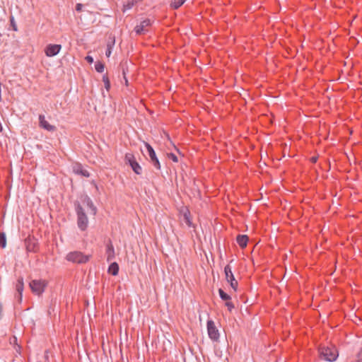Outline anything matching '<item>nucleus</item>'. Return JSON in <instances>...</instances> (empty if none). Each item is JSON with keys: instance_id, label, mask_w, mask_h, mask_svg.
<instances>
[{"instance_id": "f257e3e1", "label": "nucleus", "mask_w": 362, "mask_h": 362, "mask_svg": "<svg viewBox=\"0 0 362 362\" xmlns=\"http://www.w3.org/2000/svg\"><path fill=\"white\" fill-rule=\"evenodd\" d=\"M74 206L77 216V226L81 230L84 231L88 226V216L78 200L74 201Z\"/></svg>"}, {"instance_id": "f03ea898", "label": "nucleus", "mask_w": 362, "mask_h": 362, "mask_svg": "<svg viewBox=\"0 0 362 362\" xmlns=\"http://www.w3.org/2000/svg\"><path fill=\"white\" fill-rule=\"evenodd\" d=\"M319 353L321 358L329 362L335 361L339 356L338 350L333 345L320 347Z\"/></svg>"}, {"instance_id": "7ed1b4c3", "label": "nucleus", "mask_w": 362, "mask_h": 362, "mask_svg": "<svg viewBox=\"0 0 362 362\" xmlns=\"http://www.w3.org/2000/svg\"><path fill=\"white\" fill-rule=\"evenodd\" d=\"M47 284V281L45 279H33L30 281L29 287L33 293L40 296L44 293Z\"/></svg>"}, {"instance_id": "20e7f679", "label": "nucleus", "mask_w": 362, "mask_h": 362, "mask_svg": "<svg viewBox=\"0 0 362 362\" xmlns=\"http://www.w3.org/2000/svg\"><path fill=\"white\" fill-rule=\"evenodd\" d=\"M90 256L84 255L79 251L70 252L66 255V259L69 262L78 264H83L89 260Z\"/></svg>"}, {"instance_id": "39448f33", "label": "nucleus", "mask_w": 362, "mask_h": 362, "mask_svg": "<svg viewBox=\"0 0 362 362\" xmlns=\"http://www.w3.org/2000/svg\"><path fill=\"white\" fill-rule=\"evenodd\" d=\"M124 161H125L126 164H129L131 166L132 170L136 175H141L142 173V168L139 165V163L136 161L133 153H127L125 154Z\"/></svg>"}, {"instance_id": "423d86ee", "label": "nucleus", "mask_w": 362, "mask_h": 362, "mask_svg": "<svg viewBox=\"0 0 362 362\" xmlns=\"http://www.w3.org/2000/svg\"><path fill=\"white\" fill-rule=\"evenodd\" d=\"M144 146L146 148L150 162L156 170H160L161 168L160 163L153 148L147 142H144Z\"/></svg>"}, {"instance_id": "0eeeda50", "label": "nucleus", "mask_w": 362, "mask_h": 362, "mask_svg": "<svg viewBox=\"0 0 362 362\" xmlns=\"http://www.w3.org/2000/svg\"><path fill=\"white\" fill-rule=\"evenodd\" d=\"M224 273L226 281L230 283L231 288L236 291L238 289V283L235 279L234 275L232 272L231 267L227 264L224 268Z\"/></svg>"}, {"instance_id": "6e6552de", "label": "nucleus", "mask_w": 362, "mask_h": 362, "mask_svg": "<svg viewBox=\"0 0 362 362\" xmlns=\"http://www.w3.org/2000/svg\"><path fill=\"white\" fill-rule=\"evenodd\" d=\"M207 331L209 338L215 341L219 339V332L213 320L207 321Z\"/></svg>"}, {"instance_id": "1a4fd4ad", "label": "nucleus", "mask_w": 362, "mask_h": 362, "mask_svg": "<svg viewBox=\"0 0 362 362\" xmlns=\"http://www.w3.org/2000/svg\"><path fill=\"white\" fill-rule=\"evenodd\" d=\"M79 199H80V201H78V202L81 203V204L86 205L87 207H88L90 209L91 214L93 216H95L97 213V208L94 205L91 199L86 194H81Z\"/></svg>"}, {"instance_id": "9d476101", "label": "nucleus", "mask_w": 362, "mask_h": 362, "mask_svg": "<svg viewBox=\"0 0 362 362\" xmlns=\"http://www.w3.org/2000/svg\"><path fill=\"white\" fill-rule=\"evenodd\" d=\"M61 49V45L49 44L46 47L45 52L47 57H52L56 56L59 52Z\"/></svg>"}, {"instance_id": "9b49d317", "label": "nucleus", "mask_w": 362, "mask_h": 362, "mask_svg": "<svg viewBox=\"0 0 362 362\" xmlns=\"http://www.w3.org/2000/svg\"><path fill=\"white\" fill-rule=\"evenodd\" d=\"M39 125L41 128L48 131V132H54L57 128L55 126L50 124L45 117V115H39Z\"/></svg>"}, {"instance_id": "f8f14e48", "label": "nucleus", "mask_w": 362, "mask_h": 362, "mask_svg": "<svg viewBox=\"0 0 362 362\" xmlns=\"http://www.w3.org/2000/svg\"><path fill=\"white\" fill-rule=\"evenodd\" d=\"M151 25V21L149 19H145L142 21L139 25H137L134 28V31L137 35L144 34L147 31L146 28Z\"/></svg>"}, {"instance_id": "ddd939ff", "label": "nucleus", "mask_w": 362, "mask_h": 362, "mask_svg": "<svg viewBox=\"0 0 362 362\" xmlns=\"http://www.w3.org/2000/svg\"><path fill=\"white\" fill-rule=\"evenodd\" d=\"M105 254L107 262H111L115 257V248L110 240H109L106 243Z\"/></svg>"}, {"instance_id": "4468645a", "label": "nucleus", "mask_w": 362, "mask_h": 362, "mask_svg": "<svg viewBox=\"0 0 362 362\" xmlns=\"http://www.w3.org/2000/svg\"><path fill=\"white\" fill-rule=\"evenodd\" d=\"M73 171L74 172V173L82 175L85 177H90L89 172L87 170L84 169L82 165L79 163H76V165H74Z\"/></svg>"}, {"instance_id": "2eb2a0df", "label": "nucleus", "mask_w": 362, "mask_h": 362, "mask_svg": "<svg viewBox=\"0 0 362 362\" xmlns=\"http://www.w3.org/2000/svg\"><path fill=\"white\" fill-rule=\"evenodd\" d=\"M249 238L247 235H238L236 238L237 243L241 248H245L248 243Z\"/></svg>"}, {"instance_id": "dca6fc26", "label": "nucleus", "mask_w": 362, "mask_h": 362, "mask_svg": "<svg viewBox=\"0 0 362 362\" xmlns=\"http://www.w3.org/2000/svg\"><path fill=\"white\" fill-rule=\"evenodd\" d=\"M107 272L113 276H117L119 273V265L117 262H112L107 269Z\"/></svg>"}, {"instance_id": "f3484780", "label": "nucleus", "mask_w": 362, "mask_h": 362, "mask_svg": "<svg viewBox=\"0 0 362 362\" xmlns=\"http://www.w3.org/2000/svg\"><path fill=\"white\" fill-rule=\"evenodd\" d=\"M24 289L23 278L19 277L16 284V290L17 293H23Z\"/></svg>"}, {"instance_id": "a211bd4d", "label": "nucleus", "mask_w": 362, "mask_h": 362, "mask_svg": "<svg viewBox=\"0 0 362 362\" xmlns=\"http://www.w3.org/2000/svg\"><path fill=\"white\" fill-rule=\"evenodd\" d=\"M186 0H172L170 4V6L174 9H177L180 8Z\"/></svg>"}, {"instance_id": "6ab92c4d", "label": "nucleus", "mask_w": 362, "mask_h": 362, "mask_svg": "<svg viewBox=\"0 0 362 362\" xmlns=\"http://www.w3.org/2000/svg\"><path fill=\"white\" fill-rule=\"evenodd\" d=\"M218 293H219L220 298L223 300H225L226 302L228 300H231V297L228 293L224 292V291L223 289L219 288L218 289Z\"/></svg>"}, {"instance_id": "aec40b11", "label": "nucleus", "mask_w": 362, "mask_h": 362, "mask_svg": "<svg viewBox=\"0 0 362 362\" xmlns=\"http://www.w3.org/2000/svg\"><path fill=\"white\" fill-rule=\"evenodd\" d=\"M183 219L187 226H189V227L192 226V221L190 218V214L188 211L184 214Z\"/></svg>"}, {"instance_id": "412c9836", "label": "nucleus", "mask_w": 362, "mask_h": 362, "mask_svg": "<svg viewBox=\"0 0 362 362\" xmlns=\"http://www.w3.org/2000/svg\"><path fill=\"white\" fill-rule=\"evenodd\" d=\"M95 70L99 73H103L105 69V65L101 62H97L95 64Z\"/></svg>"}, {"instance_id": "4be33fe9", "label": "nucleus", "mask_w": 362, "mask_h": 362, "mask_svg": "<svg viewBox=\"0 0 362 362\" xmlns=\"http://www.w3.org/2000/svg\"><path fill=\"white\" fill-rule=\"evenodd\" d=\"M137 2L138 0H132L130 1H128L127 4L124 6V11H125L126 10L131 9Z\"/></svg>"}, {"instance_id": "5701e85b", "label": "nucleus", "mask_w": 362, "mask_h": 362, "mask_svg": "<svg viewBox=\"0 0 362 362\" xmlns=\"http://www.w3.org/2000/svg\"><path fill=\"white\" fill-rule=\"evenodd\" d=\"M6 245V238L4 233H0V247L4 248Z\"/></svg>"}, {"instance_id": "b1692460", "label": "nucleus", "mask_w": 362, "mask_h": 362, "mask_svg": "<svg viewBox=\"0 0 362 362\" xmlns=\"http://www.w3.org/2000/svg\"><path fill=\"white\" fill-rule=\"evenodd\" d=\"M103 81L105 84V88H106V90H109V89L110 88V80H109L107 76L104 75L103 76Z\"/></svg>"}, {"instance_id": "393cba45", "label": "nucleus", "mask_w": 362, "mask_h": 362, "mask_svg": "<svg viewBox=\"0 0 362 362\" xmlns=\"http://www.w3.org/2000/svg\"><path fill=\"white\" fill-rule=\"evenodd\" d=\"M10 24H11V26L13 30H14V31L18 30L17 25L15 21L14 17L13 16H10Z\"/></svg>"}, {"instance_id": "a878e982", "label": "nucleus", "mask_w": 362, "mask_h": 362, "mask_svg": "<svg viewBox=\"0 0 362 362\" xmlns=\"http://www.w3.org/2000/svg\"><path fill=\"white\" fill-rule=\"evenodd\" d=\"M115 43V41H113L112 42V45L108 43L107 44V49L105 51V55L109 57L112 53V45H114Z\"/></svg>"}, {"instance_id": "bb28decb", "label": "nucleus", "mask_w": 362, "mask_h": 362, "mask_svg": "<svg viewBox=\"0 0 362 362\" xmlns=\"http://www.w3.org/2000/svg\"><path fill=\"white\" fill-rule=\"evenodd\" d=\"M168 157L169 159L172 160L175 163L178 162L177 156L175 154H174L173 153H168Z\"/></svg>"}, {"instance_id": "cd10ccee", "label": "nucleus", "mask_w": 362, "mask_h": 362, "mask_svg": "<svg viewBox=\"0 0 362 362\" xmlns=\"http://www.w3.org/2000/svg\"><path fill=\"white\" fill-rule=\"evenodd\" d=\"M226 306L228 308V310L231 312L234 308V305L230 300H228L226 302Z\"/></svg>"}, {"instance_id": "c85d7f7f", "label": "nucleus", "mask_w": 362, "mask_h": 362, "mask_svg": "<svg viewBox=\"0 0 362 362\" xmlns=\"http://www.w3.org/2000/svg\"><path fill=\"white\" fill-rule=\"evenodd\" d=\"M13 342L16 344V346H17L16 351L20 353L21 346L17 344V338L16 337H13V339H11L10 343L11 344Z\"/></svg>"}, {"instance_id": "c756f323", "label": "nucleus", "mask_w": 362, "mask_h": 362, "mask_svg": "<svg viewBox=\"0 0 362 362\" xmlns=\"http://www.w3.org/2000/svg\"><path fill=\"white\" fill-rule=\"evenodd\" d=\"M16 298L18 300V302L21 303L22 302L23 293H17V294L16 295Z\"/></svg>"}, {"instance_id": "7c9ffc66", "label": "nucleus", "mask_w": 362, "mask_h": 362, "mask_svg": "<svg viewBox=\"0 0 362 362\" xmlns=\"http://www.w3.org/2000/svg\"><path fill=\"white\" fill-rule=\"evenodd\" d=\"M361 356H362V351L358 354V356H357L358 358L356 359L353 360L351 362H362V357H361Z\"/></svg>"}, {"instance_id": "2f4dec72", "label": "nucleus", "mask_w": 362, "mask_h": 362, "mask_svg": "<svg viewBox=\"0 0 362 362\" xmlns=\"http://www.w3.org/2000/svg\"><path fill=\"white\" fill-rule=\"evenodd\" d=\"M83 6V4H77L76 6V10L78 12H81L82 11Z\"/></svg>"}, {"instance_id": "473e14b6", "label": "nucleus", "mask_w": 362, "mask_h": 362, "mask_svg": "<svg viewBox=\"0 0 362 362\" xmlns=\"http://www.w3.org/2000/svg\"><path fill=\"white\" fill-rule=\"evenodd\" d=\"M86 61H87L88 63H93V57H90V56H87V57H86Z\"/></svg>"}, {"instance_id": "72a5a7b5", "label": "nucleus", "mask_w": 362, "mask_h": 362, "mask_svg": "<svg viewBox=\"0 0 362 362\" xmlns=\"http://www.w3.org/2000/svg\"><path fill=\"white\" fill-rule=\"evenodd\" d=\"M317 158L316 157H312L310 160H311L312 163H316L317 162Z\"/></svg>"}, {"instance_id": "f704fd0d", "label": "nucleus", "mask_w": 362, "mask_h": 362, "mask_svg": "<svg viewBox=\"0 0 362 362\" xmlns=\"http://www.w3.org/2000/svg\"><path fill=\"white\" fill-rule=\"evenodd\" d=\"M27 249L29 250V251H33L34 250V248L33 247H30V245H28L27 246Z\"/></svg>"}, {"instance_id": "c9c22d12", "label": "nucleus", "mask_w": 362, "mask_h": 362, "mask_svg": "<svg viewBox=\"0 0 362 362\" xmlns=\"http://www.w3.org/2000/svg\"><path fill=\"white\" fill-rule=\"evenodd\" d=\"M0 93H1V83L0 82ZM2 100L1 93H0V102Z\"/></svg>"}, {"instance_id": "e433bc0d", "label": "nucleus", "mask_w": 362, "mask_h": 362, "mask_svg": "<svg viewBox=\"0 0 362 362\" xmlns=\"http://www.w3.org/2000/svg\"><path fill=\"white\" fill-rule=\"evenodd\" d=\"M124 80H125V83L126 85L127 86L128 85V81L127 79L126 78V77L124 76Z\"/></svg>"}]
</instances>
